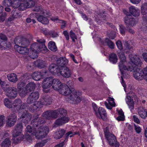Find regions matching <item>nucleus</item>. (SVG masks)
I'll use <instances>...</instances> for the list:
<instances>
[{"label": "nucleus", "instance_id": "48", "mask_svg": "<svg viewBox=\"0 0 147 147\" xmlns=\"http://www.w3.org/2000/svg\"><path fill=\"white\" fill-rule=\"evenodd\" d=\"M27 5L28 7L27 6L26 9L33 7L35 5V3L34 1H30L29 2H28L26 1L24 5L27 6Z\"/></svg>", "mask_w": 147, "mask_h": 147}, {"label": "nucleus", "instance_id": "24", "mask_svg": "<svg viewBox=\"0 0 147 147\" xmlns=\"http://www.w3.org/2000/svg\"><path fill=\"white\" fill-rule=\"evenodd\" d=\"M126 101L130 111H132L134 108V102L132 97L129 96H127Z\"/></svg>", "mask_w": 147, "mask_h": 147}, {"label": "nucleus", "instance_id": "61", "mask_svg": "<svg viewBox=\"0 0 147 147\" xmlns=\"http://www.w3.org/2000/svg\"><path fill=\"white\" fill-rule=\"evenodd\" d=\"M117 45L118 49L120 50H121L123 49V47L121 42V41L118 40L116 42Z\"/></svg>", "mask_w": 147, "mask_h": 147}, {"label": "nucleus", "instance_id": "45", "mask_svg": "<svg viewBox=\"0 0 147 147\" xmlns=\"http://www.w3.org/2000/svg\"><path fill=\"white\" fill-rule=\"evenodd\" d=\"M19 91V94L20 96L22 97H24L26 95L27 93H28L26 90L24 89V88L23 89H21L20 90H18Z\"/></svg>", "mask_w": 147, "mask_h": 147}, {"label": "nucleus", "instance_id": "29", "mask_svg": "<svg viewBox=\"0 0 147 147\" xmlns=\"http://www.w3.org/2000/svg\"><path fill=\"white\" fill-rule=\"evenodd\" d=\"M141 13L143 15V18L144 20H146V16H144L147 14V3H144L141 7Z\"/></svg>", "mask_w": 147, "mask_h": 147}, {"label": "nucleus", "instance_id": "14", "mask_svg": "<svg viewBox=\"0 0 147 147\" xmlns=\"http://www.w3.org/2000/svg\"><path fill=\"white\" fill-rule=\"evenodd\" d=\"M39 96V93L38 92H34L31 93L27 98V103L31 104L35 102L38 98Z\"/></svg>", "mask_w": 147, "mask_h": 147}, {"label": "nucleus", "instance_id": "15", "mask_svg": "<svg viewBox=\"0 0 147 147\" xmlns=\"http://www.w3.org/2000/svg\"><path fill=\"white\" fill-rule=\"evenodd\" d=\"M18 94L17 88L13 87H10L8 88L6 95L10 98L16 97Z\"/></svg>", "mask_w": 147, "mask_h": 147}, {"label": "nucleus", "instance_id": "54", "mask_svg": "<svg viewBox=\"0 0 147 147\" xmlns=\"http://www.w3.org/2000/svg\"><path fill=\"white\" fill-rule=\"evenodd\" d=\"M114 99L113 98H109V103L110 105H111L113 107H115V103L114 101Z\"/></svg>", "mask_w": 147, "mask_h": 147}, {"label": "nucleus", "instance_id": "27", "mask_svg": "<svg viewBox=\"0 0 147 147\" xmlns=\"http://www.w3.org/2000/svg\"><path fill=\"white\" fill-rule=\"evenodd\" d=\"M35 65L40 69L44 68L47 65V64L46 61L41 60L36 61L35 62Z\"/></svg>", "mask_w": 147, "mask_h": 147}, {"label": "nucleus", "instance_id": "17", "mask_svg": "<svg viewBox=\"0 0 147 147\" xmlns=\"http://www.w3.org/2000/svg\"><path fill=\"white\" fill-rule=\"evenodd\" d=\"M26 1V0H14V6L17 7H19V9L22 10H25L27 6H28L27 5H24Z\"/></svg>", "mask_w": 147, "mask_h": 147}, {"label": "nucleus", "instance_id": "47", "mask_svg": "<svg viewBox=\"0 0 147 147\" xmlns=\"http://www.w3.org/2000/svg\"><path fill=\"white\" fill-rule=\"evenodd\" d=\"M48 139H45L41 142L37 143L35 146L34 147H42L45 144L48 142Z\"/></svg>", "mask_w": 147, "mask_h": 147}, {"label": "nucleus", "instance_id": "49", "mask_svg": "<svg viewBox=\"0 0 147 147\" xmlns=\"http://www.w3.org/2000/svg\"><path fill=\"white\" fill-rule=\"evenodd\" d=\"M70 35L72 41L75 42V39H77V37L73 31L71 30L70 32Z\"/></svg>", "mask_w": 147, "mask_h": 147}, {"label": "nucleus", "instance_id": "4", "mask_svg": "<svg viewBox=\"0 0 147 147\" xmlns=\"http://www.w3.org/2000/svg\"><path fill=\"white\" fill-rule=\"evenodd\" d=\"M52 102V99L50 97L46 94L43 95L40 101L36 102L29 109L32 112H34L38 109L42 107L43 105H49L51 104Z\"/></svg>", "mask_w": 147, "mask_h": 147}, {"label": "nucleus", "instance_id": "50", "mask_svg": "<svg viewBox=\"0 0 147 147\" xmlns=\"http://www.w3.org/2000/svg\"><path fill=\"white\" fill-rule=\"evenodd\" d=\"M25 83L23 82H20L18 84L17 88L18 90H20L24 88V86H25Z\"/></svg>", "mask_w": 147, "mask_h": 147}, {"label": "nucleus", "instance_id": "31", "mask_svg": "<svg viewBox=\"0 0 147 147\" xmlns=\"http://www.w3.org/2000/svg\"><path fill=\"white\" fill-rule=\"evenodd\" d=\"M36 18L39 22L43 24H47L49 23V20L45 17L40 15L38 16H36Z\"/></svg>", "mask_w": 147, "mask_h": 147}, {"label": "nucleus", "instance_id": "38", "mask_svg": "<svg viewBox=\"0 0 147 147\" xmlns=\"http://www.w3.org/2000/svg\"><path fill=\"white\" fill-rule=\"evenodd\" d=\"M48 47L49 49L55 52L57 50L55 43L53 41H50L49 42Z\"/></svg>", "mask_w": 147, "mask_h": 147}, {"label": "nucleus", "instance_id": "52", "mask_svg": "<svg viewBox=\"0 0 147 147\" xmlns=\"http://www.w3.org/2000/svg\"><path fill=\"white\" fill-rule=\"evenodd\" d=\"M5 122V117L3 115H0V127L3 126Z\"/></svg>", "mask_w": 147, "mask_h": 147}, {"label": "nucleus", "instance_id": "26", "mask_svg": "<svg viewBox=\"0 0 147 147\" xmlns=\"http://www.w3.org/2000/svg\"><path fill=\"white\" fill-rule=\"evenodd\" d=\"M138 111V113L142 118L145 119L147 117V110L145 108L140 107L139 108Z\"/></svg>", "mask_w": 147, "mask_h": 147}, {"label": "nucleus", "instance_id": "55", "mask_svg": "<svg viewBox=\"0 0 147 147\" xmlns=\"http://www.w3.org/2000/svg\"><path fill=\"white\" fill-rule=\"evenodd\" d=\"M7 17V14L6 13L4 12L0 16V21L3 22L5 20Z\"/></svg>", "mask_w": 147, "mask_h": 147}, {"label": "nucleus", "instance_id": "60", "mask_svg": "<svg viewBox=\"0 0 147 147\" xmlns=\"http://www.w3.org/2000/svg\"><path fill=\"white\" fill-rule=\"evenodd\" d=\"M36 41L38 42L37 43L39 44V45H43V44H45V41L43 39H37Z\"/></svg>", "mask_w": 147, "mask_h": 147}, {"label": "nucleus", "instance_id": "64", "mask_svg": "<svg viewBox=\"0 0 147 147\" xmlns=\"http://www.w3.org/2000/svg\"><path fill=\"white\" fill-rule=\"evenodd\" d=\"M40 73L41 78L46 75L48 73V71L47 70H45L41 71L40 72Z\"/></svg>", "mask_w": 147, "mask_h": 147}, {"label": "nucleus", "instance_id": "62", "mask_svg": "<svg viewBox=\"0 0 147 147\" xmlns=\"http://www.w3.org/2000/svg\"><path fill=\"white\" fill-rule=\"evenodd\" d=\"M0 38L3 41H6L7 39L6 36L2 33H0Z\"/></svg>", "mask_w": 147, "mask_h": 147}, {"label": "nucleus", "instance_id": "59", "mask_svg": "<svg viewBox=\"0 0 147 147\" xmlns=\"http://www.w3.org/2000/svg\"><path fill=\"white\" fill-rule=\"evenodd\" d=\"M119 26L120 32L122 34H124L126 30L125 28L122 25H120Z\"/></svg>", "mask_w": 147, "mask_h": 147}, {"label": "nucleus", "instance_id": "58", "mask_svg": "<svg viewBox=\"0 0 147 147\" xmlns=\"http://www.w3.org/2000/svg\"><path fill=\"white\" fill-rule=\"evenodd\" d=\"M3 47L5 49L9 48L11 47V45L9 42H3Z\"/></svg>", "mask_w": 147, "mask_h": 147}, {"label": "nucleus", "instance_id": "39", "mask_svg": "<svg viewBox=\"0 0 147 147\" xmlns=\"http://www.w3.org/2000/svg\"><path fill=\"white\" fill-rule=\"evenodd\" d=\"M10 139L7 138L2 142L1 144V147H9L11 144Z\"/></svg>", "mask_w": 147, "mask_h": 147}, {"label": "nucleus", "instance_id": "2", "mask_svg": "<svg viewBox=\"0 0 147 147\" xmlns=\"http://www.w3.org/2000/svg\"><path fill=\"white\" fill-rule=\"evenodd\" d=\"M49 130V128L46 126L35 128L32 129L31 126L28 125L25 129L26 133L25 135V138L28 141L31 139L32 137L28 134V133H29L31 135L34 136L36 138L40 139L45 137L48 133Z\"/></svg>", "mask_w": 147, "mask_h": 147}, {"label": "nucleus", "instance_id": "12", "mask_svg": "<svg viewBox=\"0 0 147 147\" xmlns=\"http://www.w3.org/2000/svg\"><path fill=\"white\" fill-rule=\"evenodd\" d=\"M7 125L10 127L12 126L15 123L17 120V116L15 113L10 114L7 117Z\"/></svg>", "mask_w": 147, "mask_h": 147}, {"label": "nucleus", "instance_id": "42", "mask_svg": "<svg viewBox=\"0 0 147 147\" xmlns=\"http://www.w3.org/2000/svg\"><path fill=\"white\" fill-rule=\"evenodd\" d=\"M102 44L104 45H108L111 49H113L114 48V44L108 38L106 39L105 40V43H103Z\"/></svg>", "mask_w": 147, "mask_h": 147}, {"label": "nucleus", "instance_id": "33", "mask_svg": "<svg viewBox=\"0 0 147 147\" xmlns=\"http://www.w3.org/2000/svg\"><path fill=\"white\" fill-rule=\"evenodd\" d=\"M57 112L56 118L59 115L61 116V117H65V116L67 114L66 111L64 109L61 108L57 110H55Z\"/></svg>", "mask_w": 147, "mask_h": 147}, {"label": "nucleus", "instance_id": "44", "mask_svg": "<svg viewBox=\"0 0 147 147\" xmlns=\"http://www.w3.org/2000/svg\"><path fill=\"white\" fill-rule=\"evenodd\" d=\"M4 103L5 105L8 108H11L12 109V104L11 102L7 98H5L4 100Z\"/></svg>", "mask_w": 147, "mask_h": 147}, {"label": "nucleus", "instance_id": "25", "mask_svg": "<svg viewBox=\"0 0 147 147\" xmlns=\"http://www.w3.org/2000/svg\"><path fill=\"white\" fill-rule=\"evenodd\" d=\"M62 84L59 79L56 78L53 79V78L51 86L54 90L57 91L58 89L59 86Z\"/></svg>", "mask_w": 147, "mask_h": 147}, {"label": "nucleus", "instance_id": "35", "mask_svg": "<svg viewBox=\"0 0 147 147\" xmlns=\"http://www.w3.org/2000/svg\"><path fill=\"white\" fill-rule=\"evenodd\" d=\"M14 0H4L3 3V5L5 6H12L15 8H17L15 7V4H14Z\"/></svg>", "mask_w": 147, "mask_h": 147}, {"label": "nucleus", "instance_id": "18", "mask_svg": "<svg viewBox=\"0 0 147 147\" xmlns=\"http://www.w3.org/2000/svg\"><path fill=\"white\" fill-rule=\"evenodd\" d=\"M15 45L26 46L29 44V41L25 38H16L14 40Z\"/></svg>", "mask_w": 147, "mask_h": 147}, {"label": "nucleus", "instance_id": "9", "mask_svg": "<svg viewBox=\"0 0 147 147\" xmlns=\"http://www.w3.org/2000/svg\"><path fill=\"white\" fill-rule=\"evenodd\" d=\"M104 131L105 138L109 144L111 146H114L117 142L115 137L113 134L110 133L107 128Z\"/></svg>", "mask_w": 147, "mask_h": 147}, {"label": "nucleus", "instance_id": "23", "mask_svg": "<svg viewBox=\"0 0 147 147\" xmlns=\"http://www.w3.org/2000/svg\"><path fill=\"white\" fill-rule=\"evenodd\" d=\"M60 118L58 119L56 121L55 123L57 125H61L67 123L69 120V119L67 117H61L60 116Z\"/></svg>", "mask_w": 147, "mask_h": 147}, {"label": "nucleus", "instance_id": "21", "mask_svg": "<svg viewBox=\"0 0 147 147\" xmlns=\"http://www.w3.org/2000/svg\"><path fill=\"white\" fill-rule=\"evenodd\" d=\"M97 117L100 118L104 120L107 116L106 112L103 108L100 107L98 109V113H96Z\"/></svg>", "mask_w": 147, "mask_h": 147}, {"label": "nucleus", "instance_id": "11", "mask_svg": "<svg viewBox=\"0 0 147 147\" xmlns=\"http://www.w3.org/2000/svg\"><path fill=\"white\" fill-rule=\"evenodd\" d=\"M124 22L127 27H133L136 25V22L135 19L131 15H128L125 17Z\"/></svg>", "mask_w": 147, "mask_h": 147}, {"label": "nucleus", "instance_id": "16", "mask_svg": "<svg viewBox=\"0 0 147 147\" xmlns=\"http://www.w3.org/2000/svg\"><path fill=\"white\" fill-rule=\"evenodd\" d=\"M59 73L63 77L67 78L69 77L71 75V70L67 67H63L60 69Z\"/></svg>", "mask_w": 147, "mask_h": 147}, {"label": "nucleus", "instance_id": "1", "mask_svg": "<svg viewBox=\"0 0 147 147\" xmlns=\"http://www.w3.org/2000/svg\"><path fill=\"white\" fill-rule=\"evenodd\" d=\"M120 61L119 63V67L120 70L124 76L128 75L126 71H133L134 78L138 80H142L143 78L144 69L140 70L138 67V66L141 63V61L137 56L135 55L131 54L129 55V58L131 63H129L126 67L125 64L126 62V57L125 55L121 53H119Z\"/></svg>", "mask_w": 147, "mask_h": 147}, {"label": "nucleus", "instance_id": "57", "mask_svg": "<svg viewBox=\"0 0 147 147\" xmlns=\"http://www.w3.org/2000/svg\"><path fill=\"white\" fill-rule=\"evenodd\" d=\"M98 14L102 18H105L106 16V12L105 11H103V10H100V11L98 13Z\"/></svg>", "mask_w": 147, "mask_h": 147}, {"label": "nucleus", "instance_id": "40", "mask_svg": "<svg viewBox=\"0 0 147 147\" xmlns=\"http://www.w3.org/2000/svg\"><path fill=\"white\" fill-rule=\"evenodd\" d=\"M109 60L113 63H116L118 60L117 55L115 53L111 54L109 55Z\"/></svg>", "mask_w": 147, "mask_h": 147}, {"label": "nucleus", "instance_id": "7", "mask_svg": "<svg viewBox=\"0 0 147 147\" xmlns=\"http://www.w3.org/2000/svg\"><path fill=\"white\" fill-rule=\"evenodd\" d=\"M26 105V107H23L24 109H20V113L19 114V116L21 115L20 117L22 118H25L24 122L25 124L28 123L30 121L31 119L32 116L31 114L30 113H28L27 110H26V108L27 107V104L24 103Z\"/></svg>", "mask_w": 147, "mask_h": 147}, {"label": "nucleus", "instance_id": "20", "mask_svg": "<svg viewBox=\"0 0 147 147\" xmlns=\"http://www.w3.org/2000/svg\"><path fill=\"white\" fill-rule=\"evenodd\" d=\"M61 67H59L55 63L51 64L49 67V71L52 74H58Z\"/></svg>", "mask_w": 147, "mask_h": 147}, {"label": "nucleus", "instance_id": "3", "mask_svg": "<svg viewBox=\"0 0 147 147\" xmlns=\"http://www.w3.org/2000/svg\"><path fill=\"white\" fill-rule=\"evenodd\" d=\"M68 83L69 82L67 83V85L63 84H61L57 91L60 93L64 95H67L70 94V96L69 98L70 103L75 104L80 102L81 100V98L77 95L76 90H74L72 92H71L68 86Z\"/></svg>", "mask_w": 147, "mask_h": 147}, {"label": "nucleus", "instance_id": "30", "mask_svg": "<svg viewBox=\"0 0 147 147\" xmlns=\"http://www.w3.org/2000/svg\"><path fill=\"white\" fill-rule=\"evenodd\" d=\"M65 132V130L63 129H59L56 132L54 135V138L58 139L61 138Z\"/></svg>", "mask_w": 147, "mask_h": 147}, {"label": "nucleus", "instance_id": "19", "mask_svg": "<svg viewBox=\"0 0 147 147\" xmlns=\"http://www.w3.org/2000/svg\"><path fill=\"white\" fill-rule=\"evenodd\" d=\"M14 48L19 53L25 55L29 53V50L25 47H23L20 45H16Z\"/></svg>", "mask_w": 147, "mask_h": 147}, {"label": "nucleus", "instance_id": "63", "mask_svg": "<svg viewBox=\"0 0 147 147\" xmlns=\"http://www.w3.org/2000/svg\"><path fill=\"white\" fill-rule=\"evenodd\" d=\"M34 67V64L33 63H30L27 66V68L30 70L33 69Z\"/></svg>", "mask_w": 147, "mask_h": 147}, {"label": "nucleus", "instance_id": "53", "mask_svg": "<svg viewBox=\"0 0 147 147\" xmlns=\"http://www.w3.org/2000/svg\"><path fill=\"white\" fill-rule=\"evenodd\" d=\"M144 76L143 78L147 82V67L144 68Z\"/></svg>", "mask_w": 147, "mask_h": 147}, {"label": "nucleus", "instance_id": "8", "mask_svg": "<svg viewBox=\"0 0 147 147\" xmlns=\"http://www.w3.org/2000/svg\"><path fill=\"white\" fill-rule=\"evenodd\" d=\"M53 78L49 77L44 79L43 81L42 86L43 88V91L45 93H48L50 92L49 88L52 85Z\"/></svg>", "mask_w": 147, "mask_h": 147}, {"label": "nucleus", "instance_id": "36", "mask_svg": "<svg viewBox=\"0 0 147 147\" xmlns=\"http://www.w3.org/2000/svg\"><path fill=\"white\" fill-rule=\"evenodd\" d=\"M43 123L42 120H41L40 118L38 117V116H36L32 120V123H33L34 126L35 125L36 127H37L39 124L42 123Z\"/></svg>", "mask_w": 147, "mask_h": 147}, {"label": "nucleus", "instance_id": "43", "mask_svg": "<svg viewBox=\"0 0 147 147\" xmlns=\"http://www.w3.org/2000/svg\"><path fill=\"white\" fill-rule=\"evenodd\" d=\"M13 9L11 12L12 16L15 18H18L20 15V12L18 9Z\"/></svg>", "mask_w": 147, "mask_h": 147}, {"label": "nucleus", "instance_id": "34", "mask_svg": "<svg viewBox=\"0 0 147 147\" xmlns=\"http://www.w3.org/2000/svg\"><path fill=\"white\" fill-rule=\"evenodd\" d=\"M36 85L34 83L30 82L27 84L26 87V89L28 92L33 91L35 88Z\"/></svg>", "mask_w": 147, "mask_h": 147}, {"label": "nucleus", "instance_id": "13", "mask_svg": "<svg viewBox=\"0 0 147 147\" xmlns=\"http://www.w3.org/2000/svg\"><path fill=\"white\" fill-rule=\"evenodd\" d=\"M57 112L55 111H48L44 112L42 116L45 119L50 120L56 118Z\"/></svg>", "mask_w": 147, "mask_h": 147}, {"label": "nucleus", "instance_id": "28", "mask_svg": "<svg viewBox=\"0 0 147 147\" xmlns=\"http://www.w3.org/2000/svg\"><path fill=\"white\" fill-rule=\"evenodd\" d=\"M130 13L135 16H138L140 15V10L134 6H131L129 8Z\"/></svg>", "mask_w": 147, "mask_h": 147}, {"label": "nucleus", "instance_id": "46", "mask_svg": "<svg viewBox=\"0 0 147 147\" xmlns=\"http://www.w3.org/2000/svg\"><path fill=\"white\" fill-rule=\"evenodd\" d=\"M39 48L40 51H39V52H42V53H45L47 52L48 50L45 44L40 45Z\"/></svg>", "mask_w": 147, "mask_h": 147}, {"label": "nucleus", "instance_id": "22", "mask_svg": "<svg viewBox=\"0 0 147 147\" xmlns=\"http://www.w3.org/2000/svg\"><path fill=\"white\" fill-rule=\"evenodd\" d=\"M57 63L59 67L63 68L68 63V60L65 57H61L57 59Z\"/></svg>", "mask_w": 147, "mask_h": 147}, {"label": "nucleus", "instance_id": "6", "mask_svg": "<svg viewBox=\"0 0 147 147\" xmlns=\"http://www.w3.org/2000/svg\"><path fill=\"white\" fill-rule=\"evenodd\" d=\"M40 46L37 42H34L31 45L30 49L28 53V55L31 58L34 59L37 57L40 51Z\"/></svg>", "mask_w": 147, "mask_h": 147}, {"label": "nucleus", "instance_id": "51", "mask_svg": "<svg viewBox=\"0 0 147 147\" xmlns=\"http://www.w3.org/2000/svg\"><path fill=\"white\" fill-rule=\"evenodd\" d=\"M49 35L52 38H55L58 36V34L54 30L50 31Z\"/></svg>", "mask_w": 147, "mask_h": 147}, {"label": "nucleus", "instance_id": "32", "mask_svg": "<svg viewBox=\"0 0 147 147\" xmlns=\"http://www.w3.org/2000/svg\"><path fill=\"white\" fill-rule=\"evenodd\" d=\"M7 78L10 81L14 83H16L18 80L17 76L14 73H11L8 74L7 76Z\"/></svg>", "mask_w": 147, "mask_h": 147}, {"label": "nucleus", "instance_id": "41", "mask_svg": "<svg viewBox=\"0 0 147 147\" xmlns=\"http://www.w3.org/2000/svg\"><path fill=\"white\" fill-rule=\"evenodd\" d=\"M31 76L33 79L36 81H38L41 78L40 72H34L32 74Z\"/></svg>", "mask_w": 147, "mask_h": 147}, {"label": "nucleus", "instance_id": "56", "mask_svg": "<svg viewBox=\"0 0 147 147\" xmlns=\"http://www.w3.org/2000/svg\"><path fill=\"white\" fill-rule=\"evenodd\" d=\"M52 21L57 23L61 22V20L59 19L57 17H53L51 18Z\"/></svg>", "mask_w": 147, "mask_h": 147}, {"label": "nucleus", "instance_id": "5", "mask_svg": "<svg viewBox=\"0 0 147 147\" xmlns=\"http://www.w3.org/2000/svg\"><path fill=\"white\" fill-rule=\"evenodd\" d=\"M23 126L22 123H19L16 125L15 129L12 133L13 137L12 139L14 143L17 144L20 142L23 138L22 131Z\"/></svg>", "mask_w": 147, "mask_h": 147}, {"label": "nucleus", "instance_id": "10", "mask_svg": "<svg viewBox=\"0 0 147 147\" xmlns=\"http://www.w3.org/2000/svg\"><path fill=\"white\" fill-rule=\"evenodd\" d=\"M26 107V105L24 103L22 105V101L20 99L15 100L12 104V109L15 112H17L20 109H24L23 107Z\"/></svg>", "mask_w": 147, "mask_h": 147}, {"label": "nucleus", "instance_id": "37", "mask_svg": "<svg viewBox=\"0 0 147 147\" xmlns=\"http://www.w3.org/2000/svg\"><path fill=\"white\" fill-rule=\"evenodd\" d=\"M33 10L35 11H40V13L41 14H43L45 16L47 14V13L45 11H44L41 6H36L34 7L33 8Z\"/></svg>", "mask_w": 147, "mask_h": 147}]
</instances>
